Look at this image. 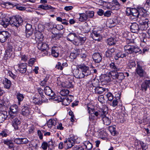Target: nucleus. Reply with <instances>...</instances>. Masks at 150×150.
<instances>
[{"label":"nucleus","instance_id":"nucleus-1","mask_svg":"<svg viewBox=\"0 0 150 150\" xmlns=\"http://www.w3.org/2000/svg\"><path fill=\"white\" fill-rule=\"evenodd\" d=\"M138 9L135 8H130L129 11V13H128L127 12V14L128 15H132V16L134 17V18H142V16L145 17L146 16V13L147 11V9H144L141 7H138Z\"/></svg>","mask_w":150,"mask_h":150},{"label":"nucleus","instance_id":"nucleus-2","mask_svg":"<svg viewBox=\"0 0 150 150\" xmlns=\"http://www.w3.org/2000/svg\"><path fill=\"white\" fill-rule=\"evenodd\" d=\"M116 71H111L109 74H110L109 75L113 79L116 80V81L118 82H120L124 79V74L122 73H118Z\"/></svg>","mask_w":150,"mask_h":150},{"label":"nucleus","instance_id":"nucleus-3","mask_svg":"<svg viewBox=\"0 0 150 150\" xmlns=\"http://www.w3.org/2000/svg\"><path fill=\"white\" fill-rule=\"evenodd\" d=\"M108 108L106 107L104 109H101V111L103 112V114H101V117L102 119L103 124L106 125H109L111 123V120L108 117H107L105 114L107 113Z\"/></svg>","mask_w":150,"mask_h":150},{"label":"nucleus","instance_id":"nucleus-4","mask_svg":"<svg viewBox=\"0 0 150 150\" xmlns=\"http://www.w3.org/2000/svg\"><path fill=\"white\" fill-rule=\"evenodd\" d=\"M9 118L11 120L12 125L15 129V130L18 129L21 123V121L19 119L17 118L15 115L9 117Z\"/></svg>","mask_w":150,"mask_h":150},{"label":"nucleus","instance_id":"nucleus-5","mask_svg":"<svg viewBox=\"0 0 150 150\" xmlns=\"http://www.w3.org/2000/svg\"><path fill=\"white\" fill-rule=\"evenodd\" d=\"M77 67L81 70L84 77L85 76H86L91 74V73L89 67L84 64L78 65Z\"/></svg>","mask_w":150,"mask_h":150},{"label":"nucleus","instance_id":"nucleus-6","mask_svg":"<svg viewBox=\"0 0 150 150\" xmlns=\"http://www.w3.org/2000/svg\"><path fill=\"white\" fill-rule=\"evenodd\" d=\"M139 37L141 40V45H143L144 43L147 45L150 44V37H148L145 33H142L139 35Z\"/></svg>","mask_w":150,"mask_h":150},{"label":"nucleus","instance_id":"nucleus-7","mask_svg":"<svg viewBox=\"0 0 150 150\" xmlns=\"http://www.w3.org/2000/svg\"><path fill=\"white\" fill-rule=\"evenodd\" d=\"M38 47L39 49L41 50L42 51H45V54H47V51L49 50V48L48 45L46 43H44L42 42H39L38 45Z\"/></svg>","mask_w":150,"mask_h":150},{"label":"nucleus","instance_id":"nucleus-8","mask_svg":"<svg viewBox=\"0 0 150 150\" xmlns=\"http://www.w3.org/2000/svg\"><path fill=\"white\" fill-rule=\"evenodd\" d=\"M90 30V28L88 25L87 23H85V25L83 26L81 29H79L78 30H77V33L79 35H81V33L80 32V31L83 33H86L89 32Z\"/></svg>","mask_w":150,"mask_h":150},{"label":"nucleus","instance_id":"nucleus-9","mask_svg":"<svg viewBox=\"0 0 150 150\" xmlns=\"http://www.w3.org/2000/svg\"><path fill=\"white\" fill-rule=\"evenodd\" d=\"M10 111L9 112V117L12 115L15 116L16 115V113L18 111V107L16 105H13L11 106L10 108Z\"/></svg>","mask_w":150,"mask_h":150},{"label":"nucleus","instance_id":"nucleus-10","mask_svg":"<svg viewBox=\"0 0 150 150\" xmlns=\"http://www.w3.org/2000/svg\"><path fill=\"white\" fill-rule=\"evenodd\" d=\"M9 36V33L6 31H3L0 33V41L5 42Z\"/></svg>","mask_w":150,"mask_h":150},{"label":"nucleus","instance_id":"nucleus-11","mask_svg":"<svg viewBox=\"0 0 150 150\" xmlns=\"http://www.w3.org/2000/svg\"><path fill=\"white\" fill-rule=\"evenodd\" d=\"M38 8H41L43 10H50V12H54L56 9L55 8L52 7L50 5L47 4L41 5L38 6Z\"/></svg>","mask_w":150,"mask_h":150},{"label":"nucleus","instance_id":"nucleus-12","mask_svg":"<svg viewBox=\"0 0 150 150\" xmlns=\"http://www.w3.org/2000/svg\"><path fill=\"white\" fill-rule=\"evenodd\" d=\"M136 72L140 77H143L146 74V72L144 70L142 67L138 64L136 69Z\"/></svg>","mask_w":150,"mask_h":150},{"label":"nucleus","instance_id":"nucleus-13","mask_svg":"<svg viewBox=\"0 0 150 150\" xmlns=\"http://www.w3.org/2000/svg\"><path fill=\"white\" fill-rule=\"evenodd\" d=\"M118 23L117 19H108L106 23V26L109 28H112Z\"/></svg>","mask_w":150,"mask_h":150},{"label":"nucleus","instance_id":"nucleus-14","mask_svg":"<svg viewBox=\"0 0 150 150\" xmlns=\"http://www.w3.org/2000/svg\"><path fill=\"white\" fill-rule=\"evenodd\" d=\"M31 112L30 109L27 106H23L22 109V114L23 116H28L30 115Z\"/></svg>","mask_w":150,"mask_h":150},{"label":"nucleus","instance_id":"nucleus-15","mask_svg":"<svg viewBox=\"0 0 150 150\" xmlns=\"http://www.w3.org/2000/svg\"><path fill=\"white\" fill-rule=\"evenodd\" d=\"M72 98H73V96H71ZM72 101L71 96L69 95L68 96L65 97V98L63 97V99H62V104L65 105H68Z\"/></svg>","mask_w":150,"mask_h":150},{"label":"nucleus","instance_id":"nucleus-16","mask_svg":"<svg viewBox=\"0 0 150 150\" xmlns=\"http://www.w3.org/2000/svg\"><path fill=\"white\" fill-rule=\"evenodd\" d=\"M10 24L12 26L18 27L23 22L22 19H10Z\"/></svg>","mask_w":150,"mask_h":150},{"label":"nucleus","instance_id":"nucleus-17","mask_svg":"<svg viewBox=\"0 0 150 150\" xmlns=\"http://www.w3.org/2000/svg\"><path fill=\"white\" fill-rule=\"evenodd\" d=\"M92 58L94 62L97 63H99L102 59L101 55L98 53L94 54L92 56Z\"/></svg>","mask_w":150,"mask_h":150},{"label":"nucleus","instance_id":"nucleus-18","mask_svg":"<svg viewBox=\"0 0 150 150\" xmlns=\"http://www.w3.org/2000/svg\"><path fill=\"white\" fill-rule=\"evenodd\" d=\"M18 70L21 73H25L27 70V65L25 63H23L18 65Z\"/></svg>","mask_w":150,"mask_h":150},{"label":"nucleus","instance_id":"nucleus-19","mask_svg":"<svg viewBox=\"0 0 150 150\" xmlns=\"http://www.w3.org/2000/svg\"><path fill=\"white\" fill-rule=\"evenodd\" d=\"M92 38L95 40L99 41L102 38V36L94 29L93 30Z\"/></svg>","mask_w":150,"mask_h":150},{"label":"nucleus","instance_id":"nucleus-20","mask_svg":"<svg viewBox=\"0 0 150 150\" xmlns=\"http://www.w3.org/2000/svg\"><path fill=\"white\" fill-rule=\"evenodd\" d=\"M52 55L54 57H57L59 55V50L58 47L54 46L52 48Z\"/></svg>","mask_w":150,"mask_h":150},{"label":"nucleus","instance_id":"nucleus-21","mask_svg":"<svg viewBox=\"0 0 150 150\" xmlns=\"http://www.w3.org/2000/svg\"><path fill=\"white\" fill-rule=\"evenodd\" d=\"M44 92L45 94L49 96L52 97L54 94L53 91L48 86H46L45 88Z\"/></svg>","mask_w":150,"mask_h":150},{"label":"nucleus","instance_id":"nucleus-22","mask_svg":"<svg viewBox=\"0 0 150 150\" xmlns=\"http://www.w3.org/2000/svg\"><path fill=\"white\" fill-rule=\"evenodd\" d=\"M139 29L138 25L137 24L134 23L131 26L130 30L132 33H137Z\"/></svg>","mask_w":150,"mask_h":150},{"label":"nucleus","instance_id":"nucleus-23","mask_svg":"<svg viewBox=\"0 0 150 150\" xmlns=\"http://www.w3.org/2000/svg\"><path fill=\"white\" fill-rule=\"evenodd\" d=\"M7 112L3 111L0 112V123H2L4 121L7 117Z\"/></svg>","mask_w":150,"mask_h":150},{"label":"nucleus","instance_id":"nucleus-24","mask_svg":"<svg viewBox=\"0 0 150 150\" xmlns=\"http://www.w3.org/2000/svg\"><path fill=\"white\" fill-rule=\"evenodd\" d=\"M79 53L80 51L79 50H75L71 53L69 57L72 60L75 59L79 54Z\"/></svg>","mask_w":150,"mask_h":150},{"label":"nucleus","instance_id":"nucleus-25","mask_svg":"<svg viewBox=\"0 0 150 150\" xmlns=\"http://www.w3.org/2000/svg\"><path fill=\"white\" fill-rule=\"evenodd\" d=\"M139 24L142 26V27L144 28H146L148 27V19H146L142 20V19L139 20Z\"/></svg>","mask_w":150,"mask_h":150},{"label":"nucleus","instance_id":"nucleus-26","mask_svg":"<svg viewBox=\"0 0 150 150\" xmlns=\"http://www.w3.org/2000/svg\"><path fill=\"white\" fill-rule=\"evenodd\" d=\"M74 143H73L70 140L68 139L67 140L64 141V147L66 149H67L69 148H71L74 144Z\"/></svg>","mask_w":150,"mask_h":150},{"label":"nucleus","instance_id":"nucleus-27","mask_svg":"<svg viewBox=\"0 0 150 150\" xmlns=\"http://www.w3.org/2000/svg\"><path fill=\"white\" fill-rule=\"evenodd\" d=\"M74 75L75 77L78 79H81L84 77L82 73L79 71L78 69H76L75 70Z\"/></svg>","mask_w":150,"mask_h":150},{"label":"nucleus","instance_id":"nucleus-28","mask_svg":"<svg viewBox=\"0 0 150 150\" xmlns=\"http://www.w3.org/2000/svg\"><path fill=\"white\" fill-rule=\"evenodd\" d=\"M133 46L129 45H127L124 47L125 51L128 54H130L132 53V48Z\"/></svg>","mask_w":150,"mask_h":150},{"label":"nucleus","instance_id":"nucleus-29","mask_svg":"<svg viewBox=\"0 0 150 150\" xmlns=\"http://www.w3.org/2000/svg\"><path fill=\"white\" fill-rule=\"evenodd\" d=\"M127 54L125 53H122L120 51H119L115 55L114 59L115 60H117L119 58H123L126 57Z\"/></svg>","mask_w":150,"mask_h":150},{"label":"nucleus","instance_id":"nucleus-30","mask_svg":"<svg viewBox=\"0 0 150 150\" xmlns=\"http://www.w3.org/2000/svg\"><path fill=\"white\" fill-rule=\"evenodd\" d=\"M149 84L147 80H145L142 84L141 86V89L142 91H146L148 87L149 86Z\"/></svg>","mask_w":150,"mask_h":150},{"label":"nucleus","instance_id":"nucleus-31","mask_svg":"<svg viewBox=\"0 0 150 150\" xmlns=\"http://www.w3.org/2000/svg\"><path fill=\"white\" fill-rule=\"evenodd\" d=\"M77 36H76L75 33H70L67 36V39L68 41L72 42L74 40L75 38H77Z\"/></svg>","mask_w":150,"mask_h":150},{"label":"nucleus","instance_id":"nucleus-32","mask_svg":"<svg viewBox=\"0 0 150 150\" xmlns=\"http://www.w3.org/2000/svg\"><path fill=\"white\" fill-rule=\"evenodd\" d=\"M3 84L4 85V87L5 88L7 89H8L10 88L11 85V82L8 79L5 78L3 81Z\"/></svg>","mask_w":150,"mask_h":150},{"label":"nucleus","instance_id":"nucleus-33","mask_svg":"<svg viewBox=\"0 0 150 150\" xmlns=\"http://www.w3.org/2000/svg\"><path fill=\"white\" fill-rule=\"evenodd\" d=\"M0 19V24L4 27H6L8 25L10 24V20L9 19Z\"/></svg>","mask_w":150,"mask_h":150},{"label":"nucleus","instance_id":"nucleus-34","mask_svg":"<svg viewBox=\"0 0 150 150\" xmlns=\"http://www.w3.org/2000/svg\"><path fill=\"white\" fill-rule=\"evenodd\" d=\"M95 93L100 94H102L103 92L105 91V88L99 86L94 89Z\"/></svg>","mask_w":150,"mask_h":150},{"label":"nucleus","instance_id":"nucleus-35","mask_svg":"<svg viewBox=\"0 0 150 150\" xmlns=\"http://www.w3.org/2000/svg\"><path fill=\"white\" fill-rule=\"evenodd\" d=\"M4 144L7 145L10 149H11L14 147V145L12 141L8 139L4 140L3 141Z\"/></svg>","mask_w":150,"mask_h":150},{"label":"nucleus","instance_id":"nucleus-36","mask_svg":"<svg viewBox=\"0 0 150 150\" xmlns=\"http://www.w3.org/2000/svg\"><path fill=\"white\" fill-rule=\"evenodd\" d=\"M56 124V121L54 119H50L47 122V126L50 128H51L53 126H54Z\"/></svg>","mask_w":150,"mask_h":150},{"label":"nucleus","instance_id":"nucleus-37","mask_svg":"<svg viewBox=\"0 0 150 150\" xmlns=\"http://www.w3.org/2000/svg\"><path fill=\"white\" fill-rule=\"evenodd\" d=\"M115 52V49L113 48L108 49L106 52L105 55L107 57H111Z\"/></svg>","mask_w":150,"mask_h":150},{"label":"nucleus","instance_id":"nucleus-38","mask_svg":"<svg viewBox=\"0 0 150 150\" xmlns=\"http://www.w3.org/2000/svg\"><path fill=\"white\" fill-rule=\"evenodd\" d=\"M38 92L41 98V101L45 102L46 100L45 96L43 95V90L40 88L38 89Z\"/></svg>","mask_w":150,"mask_h":150},{"label":"nucleus","instance_id":"nucleus-39","mask_svg":"<svg viewBox=\"0 0 150 150\" xmlns=\"http://www.w3.org/2000/svg\"><path fill=\"white\" fill-rule=\"evenodd\" d=\"M16 97L18 100V104H20V102L22 101L24 98L23 94L20 93L19 92L17 93Z\"/></svg>","mask_w":150,"mask_h":150},{"label":"nucleus","instance_id":"nucleus-40","mask_svg":"<svg viewBox=\"0 0 150 150\" xmlns=\"http://www.w3.org/2000/svg\"><path fill=\"white\" fill-rule=\"evenodd\" d=\"M109 66L111 69L114 71H117L120 70V69L117 67L114 62H111Z\"/></svg>","mask_w":150,"mask_h":150},{"label":"nucleus","instance_id":"nucleus-41","mask_svg":"<svg viewBox=\"0 0 150 150\" xmlns=\"http://www.w3.org/2000/svg\"><path fill=\"white\" fill-rule=\"evenodd\" d=\"M73 82L67 81L64 83V87L67 88H73L74 87Z\"/></svg>","mask_w":150,"mask_h":150},{"label":"nucleus","instance_id":"nucleus-42","mask_svg":"<svg viewBox=\"0 0 150 150\" xmlns=\"http://www.w3.org/2000/svg\"><path fill=\"white\" fill-rule=\"evenodd\" d=\"M83 144L88 150H91L93 146L92 144L88 141L84 142Z\"/></svg>","mask_w":150,"mask_h":150},{"label":"nucleus","instance_id":"nucleus-43","mask_svg":"<svg viewBox=\"0 0 150 150\" xmlns=\"http://www.w3.org/2000/svg\"><path fill=\"white\" fill-rule=\"evenodd\" d=\"M43 36L40 33L39 34H36L35 39L40 42H41L43 40Z\"/></svg>","mask_w":150,"mask_h":150},{"label":"nucleus","instance_id":"nucleus-44","mask_svg":"<svg viewBox=\"0 0 150 150\" xmlns=\"http://www.w3.org/2000/svg\"><path fill=\"white\" fill-rule=\"evenodd\" d=\"M112 6V3L111 2L105 1L103 6L107 9H111Z\"/></svg>","mask_w":150,"mask_h":150},{"label":"nucleus","instance_id":"nucleus-45","mask_svg":"<svg viewBox=\"0 0 150 150\" xmlns=\"http://www.w3.org/2000/svg\"><path fill=\"white\" fill-rule=\"evenodd\" d=\"M13 52L8 51V50H6L4 54V57L6 59H8V58H10L12 56Z\"/></svg>","mask_w":150,"mask_h":150},{"label":"nucleus","instance_id":"nucleus-46","mask_svg":"<svg viewBox=\"0 0 150 150\" xmlns=\"http://www.w3.org/2000/svg\"><path fill=\"white\" fill-rule=\"evenodd\" d=\"M109 129L112 135L115 136L116 134V132L115 127L113 126H110L109 127Z\"/></svg>","mask_w":150,"mask_h":150},{"label":"nucleus","instance_id":"nucleus-47","mask_svg":"<svg viewBox=\"0 0 150 150\" xmlns=\"http://www.w3.org/2000/svg\"><path fill=\"white\" fill-rule=\"evenodd\" d=\"M77 38L79 39L81 45H83L85 42L86 39V37H81L79 36H77Z\"/></svg>","mask_w":150,"mask_h":150},{"label":"nucleus","instance_id":"nucleus-48","mask_svg":"<svg viewBox=\"0 0 150 150\" xmlns=\"http://www.w3.org/2000/svg\"><path fill=\"white\" fill-rule=\"evenodd\" d=\"M62 36V34L61 33H55L53 34V35H52V37L55 40H57L59 39Z\"/></svg>","mask_w":150,"mask_h":150},{"label":"nucleus","instance_id":"nucleus-49","mask_svg":"<svg viewBox=\"0 0 150 150\" xmlns=\"http://www.w3.org/2000/svg\"><path fill=\"white\" fill-rule=\"evenodd\" d=\"M115 41L114 39L112 38H110L108 39L107 40V43L108 45H112L115 44Z\"/></svg>","mask_w":150,"mask_h":150},{"label":"nucleus","instance_id":"nucleus-50","mask_svg":"<svg viewBox=\"0 0 150 150\" xmlns=\"http://www.w3.org/2000/svg\"><path fill=\"white\" fill-rule=\"evenodd\" d=\"M87 19L88 18H91L94 15V12L93 11H88L86 13Z\"/></svg>","mask_w":150,"mask_h":150},{"label":"nucleus","instance_id":"nucleus-51","mask_svg":"<svg viewBox=\"0 0 150 150\" xmlns=\"http://www.w3.org/2000/svg\"><path fill=\"white\" fill-rule=\"evenodd\" d=\"M69 91V90L67 89H63L60 92V94L62 96H65L67 94H68Z\"/></svg>","mask_w":150,"mask_h":150},{"label":"nucleus","instance_id":"nucleus-52","mask_svg":"<svg viewBox=\"0 0 150 150\" xmlns=\"http://www.w3.org/2000/svg\"><path fill=\"white\" fill-rule=\"evenodd\" d=\"M63 99V96H59L55 97L53 98L54 100L57 101L58 102H62V99Z\"/></svg>","mask_w":150,"mask_h":150},{"label":"nucleus","instance_id":"nucleus-53","mask_svg":"<svg viewBox=\"0 0 150 150\" xmlns=\"http://www.w3.org/2000/svg\"><path fill=\"white\" fill-rule=\"evenodd\" d=\"M130 33H129L127 32L123 31L122 33V36L123 38H125L126 39L130 36Z\"/></svg>","mask_w":150,"mask_h":150},{"label":"nucleus","instance_id":"nucleus-54","mask_svg":"<svg viewBox=\"0 0 150 150\" xmlns=\"http://www.w3.org/2000/svg\"><path fill=\"white\" fill-rule=\"evenodd\" d=\"M106 96L109 101H111L113 99V96L111 93H108Z\"/></svg>","mask_w":150,"mask_h":150},{"label":"nucleus","instance_id":"nucleus-55","mask_svg":"<svg viewBox=\"0 0 150 150\" xmlns=\"http://www.w3.org/2000/svg\"><path fill=\"white\" fill-rule=\"evenodd\" d=\"M140 144L141 146V147L143 150H146L148 148V145L143 142H140Z\"/></svg>","mask_w":150,"mask_h":150},{"label":"nucleus","instance_id":"nucleus-56","mask_svg":"<svg viewBox=\"0 0 150 150\" xmlns=\"http://www.w3.org/2000/svg\"><path fill=\"white\" fill-rule=\"evenodd\" d=\"M98 100L101 103H105L104 97L103 95L99 96L98 98Z\"/></svg>","mask_w":150,"mask_h":150},{"label":"nucleus","instance_id":"nucleus-57","mask_svg":"<svg viewBox=\"0 0 150 150\" xmlns=\"http://www.w3.org/2000/svg\"><path fill=\"white\" fill-rule=\"evenodd\" d=\"M48 80V78H45L44 80L41 81L40 83L39 84L40 85L42 86H45L47 85V82Z\"/></svg>","mask_w":150,"mask_h":150},{"label":"nucleus","instance_id":"nucleus-58","mask_svg":"<svg viewBox=\"0 0 150 150\" xmlns=\"http://www.w3.org/2000/svg\"><path fill=\"white\" fill-rule=\"evenodd\" d=\"M99 81L98 80H95L92 83L93 86L95 88L99 86Z\"/></svg>","mask_w":150,"mask_h":150},{"label":"nucleus","instance_id":"nucleus-59","mask_svg":"<svg viewBox=\"0 0 150 150\" xmlns=\"http://www.w3.org/2000/svg\"><path fill=\"white\" fill-rule=\"evenodd\" d=\"M33 30H26L25 33L26 37L27 38H29L33 34Z\"/></svg>","mask_w":150,"mask_h":150},{"label":"nucleus","instance_id":"nucleus-60","mask_svg":"<svg viewBox=\"0 0 150 150\" xmlns=\"http://www.w3.org/2000/svg\"><path fill=\"white\" fill-rule=\"evenodd\" d=\"M77 139V137L72 135H71L70 136V138L68 139L69 140H70V141L73 142V143H74L75 141Z\"/></svg>","mask_w":150,"mask_h":150},{"label":"nucleus","instance_id":"nucleus-61","mask_svg":"<svg viewBox=\"0 0 150 150\" xmlns=\"http://www.w3.org/2000/svg\"><path fill=\"white\" fill-rule=\"evenodd\" d=\"M140 51V49L139 47L136 46H133V47L132 48V53L133 52L137 53Z\"/></svg>","mask_w":150,"mask_h":150},{"label":"nucleus","instance_id":"nucleus-62","mask_svg":"<svg viewBox=\"0 0 150 150\" xmlns=\"http://www.w3.org/2000/svg\"><path fill=\"white\" fill-rule=\"evenodd\" d=\"M89 118L90 121L93 122L94 123L96 122V118L94 116L91 115L89 116Z\"/></svg>","mask_w":150,"mask_h":150},{"label":"nucleus","instance_id":"nucleus-63","mask_svg":"<svg viewBox=\"0 0 150 150\" xmlns=\"http://www.w3.org/2000/svg\"><path fill=\"white\" fill-rule=\"evenodd\" d=\"M77 39H75L72 42L73 43L76 45H80V42L79 41V39L78 38H76Z\"/></svg>","mask_w":150,"mask_h":150},{"label":"nucleus","instance_id":"nucleus-64","mask_svg":"<svg viewBox=\"0 0 150 150\" xmlns=\"http://www.w3.org/2000/svg\"><path fill=\"white\" fill-rule=\"evenodd\" d=\"M128 65L130 67L132 68L135 66L136 64L135 61H134L130 60L129 61Z\"/></svg>","mask_w":150,"mask_h":150}]
</instances>
